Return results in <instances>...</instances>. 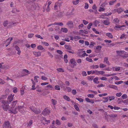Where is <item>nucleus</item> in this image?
<instances>
[{
    "mask_svg": "<svg viewBox=\"0 0 128 128\" xmlns=\"http://www.w3.org/2000/svg\"><path fill=\"white\" fill-rule=\"evenodd\" d=\"M10 104L5 100H2V106L3 109L5 111H7L10 108L9 104Z\"/></svg>",
    "mask_w": 128,
    "mask_h": 128,
    "instance_id": "f257e3e1",
    "label": "nucleus"
},
{
    "mask_svg": "<svg viewBox=\"0 0 128 128\" xmlns=\"http://www.w3.org/2000/svg\"><path fill=\"white\" fill-rule=\"evenodd\" d=\"M30 108L32 111L36 114H40L41 112V111L39 109H38L34 107L30 106Z\"/></svg>",
    "mask_w": 128,
    "mask_h": 128,
    "instance_id": "f03ea898",
    "label": "nucleus"
},
{
    "mask_svg": "<svg viewBox=\"0 0 128 128\" xmlns=\"http://www.w3.org/2000/svg\"><path fill=\"white\" fill-rule=\"evenodd\" d=\"M41 121L42 123L44 124H47L50 122V120H46V118L44 117H42L41 118Z\"/></svg>",
    "mask_w": 128,
    "mask_h": 128,
    "instance_id": "7ed1b4c3",
    "label": "nucleus"
},
{
    "mask_svg": "<svg viewBox=\"0 0 128 128\" xmlns=\"http://www.w3.org/2000/svg\"><path fill=\"white\" fill-rule=\"evenodd\" d=\"M17 108L16 107L15 108L11 107L9 110L10 112V113L16 114L18 112V111L16 110Z\"/></svg>",
    "mask_w": 128,
    "mask_h": 128,
    "instance_id": "20e7f679",
    "label": "nucleus"
},
{
    "mask_svg": "<svg viewBox=\"0 0 128 128\" xmlns=\"http://www.w3.org/2000/svg\"><path fill=\"white\" fill-rule=\"evenodd\" d=\"M14 94L12 95V94L9 95L7 98V102L10 104L11 102L13 100V97Z\"/></svg>",
    "mask_w": 128,
    "mask_h": 128,
    "instance_id": "39448f33",
    "label": "nucleus"
},
{
    "mask_svg": "<svg viewBox=\"0 0 128 128\" xmlns=\"http://www.w3.org/2000/svg\"><path fill=\"white\" fill-rule=\"evenodd\" d=\"M50 113V110L48 109L45 108L43 111L42 114L44 116H46L48 115Z\"/></svg>",
    "mask_w": 128,
    "mask_h": 128,
    "instance_id": "423d86ee",
    "label": "nucleus"
},
{
    "mask_svg": "<svg viewBox=\"0 0 128 128\" xmlns=\"http://www.w3.org/2000/svg\"><path fill=\"white\" fill-rule=\"evenodd\" d=\"M10 126L8 121L6 122L3 125V128H10Z\"/></svg>",
    "mask_w": 128,
    "mask_h": 128,
    "instance_id": "0eeeda50",
    "label": "nucleus"
},
{
    "mask_svg": "<svg viewBox=\"0 0 128 128\" xmlns=\"http://www.w3.org/2000/svg\"><path fill=\"white\" fill-rule=\"evenodd\" d=\"M66 25L70 28H72L74 26L73 22L72 21H70L66 23Z\"/></svg>",
    "mask_w": 128,
    "mask_h": 128,
    "instance_id": "6e6552de",
    "label": "nucleus"
},
{
    "mask_svg": "<svg viewBox=\"0 0 128 128\" xmlns=\"http://www.w3.org/2000/svg\"><path fill=\"white\" fill-rule=\"evenodd\" d=\"M41 52H33V54L34 55H36V57H38L40 56L41 54Z\"/></svg>",
    "mask_w": 128,
    "mask_h": 128,
    "instance_id": "1a4fd4ad",
    "label": "nucleus"
},
{
    "mask_svg": "<svg viewBox=\"0 0 128 128\" xmlns=\"http://www.w3.org/2000/svg\"><path fill=\"white\" fill-rule=\"evenodd\" d=\"M15 48L16 50L18 51V52L17 53V54L20 55L21 53V51L20 48L17 46H15Z\"/></svg>",
    "mask_w": 128,
    "mask_h": 128,
    "instance_id": "9d476101",
    "label": "nucleus"
},
{
    "mask_svg": "<svg viewBox=\"0 0 128 128\" xmlns=\"http://www.w3.org/2000/svg\"><path fill=\"white\" fill-rule=\"evenodd\" d=\"M35 88H36V91L38 92H40L42 91V90H41V87L38 85L36 86Z\"/></svg>",
    "mask_w": 128,
    "mask_h": 128,
    "instance_id": "9b49d317",
    "label": "nucleus"
},
{
    "mask_svg": "<svg viewBox=\"0 0 128 128\" xmlns=\"http://www.w3.org/2000/svg\"><path fill=\"white\" fill-rule=\"evenodd\" d=\"M112 69L113 71H118L120 70V67H117L116 66L113 67Z\"/></svg>",
    "mask_w": 128,
    "mask_h": 128,
    "instance_id": "f8f14e48",
    "label": "nucleus"
},
{
    "mask_svg": "<svg viewBox=\"0 0 128 128\" xmlns=\"http://www.w3.org/2000/svg\"><path fill=\"white\" fill-rule=\"evenodd\" d=\"M109 88H113L114 89L116 90H118V87H117L116 86L113 85H110L109 86Z\"/></svg>",
    "mask_w": 128,
    "mask_h": 128,
    "instance_id": "ddd939ff",
    "label": "nucleus"
},
{
    "mask_svg": "<svg viewBox=\"0 0 128 128\" xmlns=\"http://www.w3.org/2000/svg\"><path fill=\"white\" fill-rule=\"evenodd\" d=\"M18 102L17 100H16L15 101H13L11 105L12 107V108L14 107L16 105L17 102Z\"/></svg>",
    "mask_w": 128,
    "mask_h": 128,
    "instance_id": "4468645a",
    "label": "nucleus"
},
{
    "mask_svg": "<svg viewBox=\"0 0 128 128\" xmlns=\"http://www.w3.org/2000/svg\"><path fill=\"white\" fill-rule=\"evenodd\" d=\"M122 8H120L117 9V12L118 14H120L124 11Z\"/></svg>",
    "mask_w": 128,
    "mask_h": 128,
    "instance_id": "2eb2a0df",
    "label": "nucleus"
},
{
    "mask_svg": "<svg viewBox=\"0 0 128 128\" xmlns=\"http://www.w3.org/2000/svg\"><path fill=\"white\" fill-rule=\"evenodd\" d=\"M61 30L62 31V32L66 33L68 32V30L66 28H62L61 29Z\"/></svg>",
    "mask_w": 128,
    "mask_h": 128,
    "instance_id": "dca6fc26",
    "label": "nucleus"
},
{
    "mask_svg": "<svg viewBox=\"0 0 128 128\" xmlns=\"http://www.w3.org/2000/svg\"><path fill=\"white\" fill-rule=\"evenodd\" d=\"M10 68V66L8 65H3L2 66V69L6 70Z\"/></svg>",
    "mask_w": 128,
    "mask_h": 128,
    "instance_id": "f3484780",
    "label": "nucleus"
},
{
    "mask_svg": "<svg viewBox=\"0 0 128 128\" xmlns=\"http://www.w3.org/2000/svg\"><path fill=\"white\" fill-rule=\"evenodd\" d=\"M98 77L95 78L93 80L94 82L97 84H98L99 83V82L98 81Z\"/></svg>",
    "mask_w": 128,
    "mask_h": 128,
    "instance_id": "a211bd4d",
    "label": "nucleus"
},
{
    "mask_svg": "<svg viewBox=\"0 0 128 128\" xmlns=\"http://www.w3.org/2000/svg\"><path fill=\"white\" fill-rule=\"evenodd\" d=\"M106 35L108 36V37L111 38H113L112 35L111 33L109 32L107 33L106 34Z\"/></svg>",
    "mask_w": 128,
    "mask_h": 128,
    "instance_id": "6ab92c4d",
    "label": "nucleus"
},
{
    "mask_svg": "<svg viewBox=\"0 0 128 128\" xmlns=\"http://www.w3.org/2000/svg\"><path fill=\"white\" fill-rule=\"evenodd\" d=\"M36 82H33L32 83L33 85L32 86V88H31V90H34L36 89V88H35V85H36Z\"/></svg>",
    "mask_w": 128,
    "mask_h": 128,
    "instance_id": "aec40b11",
    "label": "nucleus"
},
{
    "mask_svg": "<svg viewBox=\"0 0 128 128\" xmlns=\"http://www.w3.org/2000/svg\"><path fill=\"white\" fill-rule=\"evenodd\" d=\"M64 12H58V13L57 14L58 16L59 17H61L62 16L63 14H64Z\"/></svg>",
    "mask_w": 128,
    "mask_h": 128,
    "instance_id": "412c9836",
    "label": "nucleus"
},
{
    "mask_svg": "<svg viewBox=\"0 0 128 128\" xmlns=\"http://www.w3.org/2000/svg\"><path fill=\"white\" fill-rule=\"evenodd\" d=\"M108 116L110 118H116L117 117V115L116 114H108Z\"/></svg>",
    "mask_w": 128,
    "mask_h": 128,
    "instance_id": "4be33fe9",
    "label": "nucleus"
},
{
    "mask_svg": "<svg viewBox=\"0 0 128 128\" xmlns=\"http://www.w3.org/2000/svg\"><path fill=\"white\" fill-rule=\"evenodd\" d=\"M64 98L66 100L69 101H70V98L66 95H64L63 96Z\"/></svg>",
    "mask_w": 128,
    "mask_h": 128,
    "instance_id": "5701e85b",
    "label": "nucleus"
},
{
    "mask_svg": "<svg viewBox=\"0 0 128 128\" xmlns=\"http://www.w3.org/2000/svg\"><path fill=\"white\" fill-rule=\"evenodd\" d=\"M79 31L82 33L84 34H87L88 33V31L85 30H80Z\"/></svg>",
    "mask_w": 128,
    "mask_h": 128,
    "instance_id": "b1692460",
    "label": "nucleus"
},
{
    "mask_svg": "<svg viewBox=\"0 0 128 128\" xmlns=\"http://www.w3.org/2000/svg\"><path fill=\"white\" fill-rule=\"evenodd\" d=\"M104 61L106 64H109V62L108 60V58L107 57H105L104 58Z\"/></svg>",
    "mask_w": 128,
    "mask_h": 128,
    "instance_id": "393cba45",
    "label": "nucleus"
},
{
    "mask_svg": "<svg viewBox=\"0 0 128 128\" xmlns=\"http://www.w3.org/2000/svg\"><path fill=\"white\" fill-rule=\"evenodd\" d=\"M113 22L115 24H118V23L119 22V20H118V18H116L114 19L113 21Z\"/></svg>",
    "mask_w": 128,
    "mask_h": 128,
    "instance_id": "a878e982",
    "label": "nucleus"
},
{
    "mask_svg": "<svg viewBox=\"0 0 128 128\" xmlns=\"http://www.w3.org/2000/svg\"><path fill=\"white\" fill-rule=\"evenodd\" d=\"M64 47L66 48L68 50H71L72 47L70 46L65 44L64 45Z\"/></svg>",
    "mask_w": 128,
    "mask_h": 128,
    "instance_id": "bb28decb",
    "label": "nucleus"
},
{
    "mask_svg": "<svg viewBox=\"0 0 128 128\" xmlns=\"http://www.w3.org/2000/svg\"><path fill=\"white\" fill-rule=\"evenodd\" d=\"M103 23L104 24L106 25H109L110 22L108 20H104Z\"/></svg>",
    "mask_w": 128,
    "mask_h": 128,
    "instance_id": "cd10ccee",
    "label": "nucleus"
},
{
    "mask_svg": "<svg viewBox=\"0 0 128 128\" xmlns=\"http://www.w3.org/2000/svg\"><path fill=\"white\" fill-rule=\"evenodd\" d=\"M23 107V106H18L17 108L18 110L20 112L22 110Z\"/></svg>",
    "mask_w": 128,
    "mask_h": 128,
    "instance_id": "c85d7f7f",
    "label": "nucleus"
},
{
    "mask_svg": "<svg viewBox=\"0 0 128 128\" xmlns=\"http://www.w3.org/2000/svg\"><path fill=\"white\" fill-rule=\"evenodd\" d=\"M74 108L76 110L78 111H80V110L78 107V105L77 104H75L74 106Z\"/></svg>",
    "mask_w": 128,
    "mask_h": 128,
    "instance_id": "c756f323",
    "label": "nucleus"
},
{
    "mask_svg": "<svg viewBox=\"0 0 128 128\" xmlns=\"http://www.w3.org/2000/svg\"><path fill=\"white\" fill-rule=\"evenodd\" d=\"M16 22H12V23H10V24L8 26V27H12L13 26H15V24H16Z\"/></svg>",
    "mask_w": 128,
    "mask_h": 128,
    "instance_id": "7c9ffc66",
    "label": "nucleus"
},
{
    "mask_svg": "<svg viewBox=\"0 0 128 128\" xmlns=\"http://www.w3.org/2000/svg\"><path fill=\"white\" fill-rule=\"evenodd\" d=\"M116 1V0H112L110 2H109V5H112Z\"/></svg>",
    "mask_w": 128,
    "mask_h": 128,
    "instance_id": "2f4dec72",
    "label": "nucleus"
},
{
    "mask_svg": "<svg viewBox=\"0 0 128 128\" xmlns=\"http://www.w3.org/2000/svg\"><path fill=\"white\" fill-rule=\"evenodd\" d=\"M10 38H9L6 40V43H7V44H6V47L10 43V42H8V41H9V39Z\"/></svg>",
    "mask_w": 128,
    "mask_h": 128,
    "instance_id": "473e14b6",
    "label": "nucleus"
},
{
    "mask_svg": "<svg viewBox=\"0 0 128 128\" xmlns=\"http://www.w3.org/2000/svg\"><path fill=\"white\" fill-rule=\"evenodd\" d=\"M37 48L38 50H42L44 49V48L43 46L41 45H40L38 46Z\"/></svg>",
    "mask_w": 128,
    "mask_h": 128,
    "instance_id": "72a5a7b5",
    "label": "nucleus"
},
{
    "mask_svg": "<svg viewBox=\"0 0 128 128\" xmlns=\"http://www.w3.org/2000/svg\"><path fill=\"white\" fill-rule=\"evenodd\" d=\"M59 25L60 26H61L63 25V23L62 22H56L54 23V25Z\"/></svg>",
    "mask_w": 128,
    "mask_h": 128,
    "instance_id": "f704fd0d",
    "label": "nucleus"
},
{
    "mask_svg": "<svg viewBox=\"0 0 128 128\" xmlns=\"http://www.w3.org/2000/svg\"><path fill=\"white\" fill-rule=\"evenodd\" d=\"M36 4L35 5V4L34 3L32 4V5L31 8L32 9L35 10L36 9Z\"/></svg>",
    "mask_w": 128,
    "mask_h": 128,
    "instance_id": "c9c22d12",
    "label": "nucleus"
},
{
    "mask_svg": "<svg viewBox=\"0 0 128 128\" xmlns=\"http://www.w3.org/2000/svg\"><path fill=\"white\" fill-rule=\"evenodd\" d=\"M56 124L60 126L61 124V122L60 121L58 120H56Z\"/></svg>",
    "mask_w": 128,
    "mask_h": 128,
    "instance_id": "e433bc0d",
    "label": "nucleus"
},
{
    "mask_svg": "<svg viewBox=\"0 0 128 128\" xmlns=\"http://www.w3.org/2000/svg\"><path fill=\"white\" fill-rule=\"evenodd\" d=\"M108 98H109L108 99L110 101L112 100H114L115 98V97L114 96H108Z\"/></svg>",
    "mask_w": 128,
    "mask_h": 128,
    "instance_id": "4c0bfd02",
    "label": "nucleus"
},
{
    "mask_svg": "<svg viewBox=\"0 0 128 128\" xmlns=\"http://www.w3.org/2000/svg\"><path fill=\"white\" fill-rule=\"evenodd\" d=\"M106 65L103 64L101 63L100 64V68H104L106 67Z\"/></svg>",
    "mask_w": 128,
    "mask_h": 128,
    "instance_id": "58836bf2",
    "label": "nucleus"
},
{
    "mask_svg": "<svg viewBox=\"0 0 128 128\" xmlns=\"http://www.w3.org/2000/svg\"><path fill=\"white\" fill-rule=\"evenodd\" d=\"M79 0H76L73 1V4L75 5H76L78 3Z\"/></svg>",
    "mask_w": 128,
    "mask_h": 128,
    "instance_id": "ea45409f",
    "label": "nucleus"
},
{
    "mask_svg": "<svg viewBox=\"0 0 128 128\" xmlns=\"http://www.w3.org/2000/svg\"><path fill=\"white\" fill-rule=\"evenodd\" d=\"M92 22L90 23L87 26V28L88 29L90 30L91 28V26H92Z\"/></svg>",
    "mask_w": 128,
    "mask_h": 128,
    "instance_id": "a19ab883",
    "label": "nucleus"
},
{
    "mask_svg": "<svg viewBox=\"0 0 128 128\" xmlns=\"http://www.w3.org/2000/svg\"><path fill=\"white\" fill-rule=\"evenodd\" d=\"M6 98V95H2L1 97L0 98V102H2V100H3L2 99L4 98Z\"/></svg>",
    "mask_w": 128,
    "mask_h": 128,
    "instance_id": "79ce46f5",
    "label": "nucleus"
},
{
    "mask_svg": "<svg viewBox=\"0 0 128 128\" xmlns=\"http://www.w3.org/2000/svg\"><path fill=\"white\" fill-rule=\"evenodd\" d=\"M57 70L58 71L60 72H64V71L61 68H57Z\"/></svg>",
    "mask_w": 128,
    "mask_h": 128,
    "instance_id": "37998d69",
    "label": "nucleus"
},
{
    "mask_svg": "<svg viewBox=\"0 0 128 128\" xmlns=\"http://www.w3.org/2000/svg\"><path fill=\"white\" fill-rule=\"evenodd\" d=\"M122 97L123 99H124L126 98H127V96L126 94H123Z\"/></svg>",
    "mask_w": 128,
    "mask_h": 128,
    "instance_id": "c03bdc74",
    "label": "nucleus"
},
{
    "mask_svg": "<svg viewBox=\"0 0 128 128\" xmlns=\"http://www.w3.org/2000/svg\"><path fill=\"white\" fill-rule=\"evenodd\" d=\"M76 99L79 101L80 102H82L84 101L82 99L79 98H76Z\"/></svg>",
    "mask_w": 128,
    "mask_h": 128,
    "instance_id": "a18cd8bd",
    "label": "nucleus"
},
{
    "mask_svg": "<svg viewBox=\"0 0 128 128\" xmlns=\"http://www.w3.org/2000/svg\"><path fill=\"white\" fill-rule=\"evenodd\" d=\"M123 81H120L119 82H115V84H120L123 83Z\"/></svg>",
    "mask_w": 128,
    "mask_h": 128,
    "instance_id": "49530a36",
    "label": "nucleus"
},
{
    "mask_svg": "<svg viewBox=\"0 0 128 128\" xmlns=\"http://www.w3.org/2000/svg\"><path fill=\"white\" fill-rule=\"evenodd\" d=\"M52 104L55 105L56 104V101L55 100L53 99H52Z\"/></svg>",
    "mask_w": 128,
    "mask_h": 128,
    "instance_id": "de8ad7c7",
    "label": "nucleus"
},
{
    "mask_svg": "<svg viewBox=\"0 0 128 128\" xmlns=\"http://www.w3.org/2000/svg\"><path fill=\"white\" fill-rule=\"evenodd\" d=\"M87 96L89 98H93L94 97V96L93 94H89L87 95Z\"/></svg>",
    "mask_w": 128,
    "mask_h": 128,
    "instance_id": "09e8293b",
    "label": "nucleus"
},
{
    "mask_svg": "<svg viewBox=\"0 0 128 128\" xmlns=\"http://www.w3.org/2000/svg\"><path fill=\"white\" fill-rule=\"evenodd\" d=\"M102 47L100 46H98L96 47V49L97 50H101Z\"/></svg>",
    "mask_w": 128,
    "mask_h": 128,
    "instance_id": "8fccbe9b",
    "label": "nucleus"
},
{
    "mask_svg": "<svg viewBox=\"0 0 128 128\" xmlns=\"http://www.w3.org/2000/svg\"><path fill=\"white\" fill-rule=\"evenodd\" d=\"M55 89L58 90H60V86L58 85H56L55 86Z\"/></svg>",
    "mask_w": 128,
    "mask_h": 128,
    "instance_id": "3c124183",
    "label": "nucleus"
},
{
    "mask_svg": "<svg viewBox=\"0 0 128 128\" xmlns=\"http://www.w3.org/2000/svg\"><path fill=\"white\" fill-rule=\"evenodd\" d=\"M104 100L103 101L104 102H106L108 101V97H105L104 98Z\"/></svg>",
    "mask_w": 128,
    "mask_h": 128,
    "instance_id": "603ef678",
    "label": "nucleus"
},
{
    "mask_svg": "<svg viewBox=\"0 0 128 128\" xmlns=\"http://www.w3.org/2000/svg\"><path fill=\"white\" fill-rule=\"evenodd\" d=\"M122 102L123 103H126V104H128V100H122Z\"/></svg>",
    "mask_w": 128,
    "mask_h": 128,
    "instance_id": "864d4df0",
    "label": "nucleus"
},
{
    "mask_svg": "<svg viewBox=\"0 0 128 128\" xmlns=\"http://www.w3.org/2000/svg\"><path fill=\"white\" fill-rule=\"evenodd\" d=\"M85 5L84 6V8L85 9H87L88 8V5L87 3H85Z\"/></svg>",
    "mask_w": 128,
    "mask_h": 128,
    "instance_id": "5fc2aeb1",
    "label": "nucleus"
},
{
    "mask_svg": "<svg viewBox=\"0 0 128 128\" xmlns=\"http://www.w3.org/2000/svg\"><path fill=\"white\" fill-rule=\"evenodd\" d=\"M99 21L98 20H96L94 21V25L96 26L97 24H98V23H99Z\"/></svg>",
    "mask_w": 128,
    "mask_h": 128,
    "instance_id": "6e6d98bb",
    "label": "nucleus"
},
{
    "mask_svg": "<svg viewBox=\"0 0 128 128\" xmlns=\"http://www.w3.org/2000/svg\"><path fill=\"white\" fill-rule=\"evenodd\" d=\"M8 21H5L4 22V23L3 24L4 26H7L8 24Z\"/></svg>",
    "mask_w": 128,
    "mask_h": 128,
    "instance_id": "4d7b16f0",
    "label": "nucleus"
},
{
    "mask_svg": "<svg viewBox=\"0 0 128 128\" xmlns=\"http://www.w3.org/2000/svg\"><path fill=\"white\" fill-rule=\"evenodd\" d=\"M56 52L60 54H63V52L61 50H57Z\"/></svg>",
    "mask_w": 128,
    "mask_h": 128,
    "instance_id": "13d9d810",
    "label": "nucleus"
},
{
    "mask_svg": "<svg viewBox=\"0 0 128 128\" xmlns=\"http://www.w3.org/2000/svg\"><path fill=\"white\" fill-rule=\"evenodd\" d=\"M122 95V93L121 92L117 93L116 94V96L118 97H120Z\"/></svg>",
    "mask_w": 128,
    "mask_h": 128,
    "instance_id": "bf43d9fd",
    "label": "nucleus"
},
{
    "mask_svg": "<svg viewBox=\"0 0 128 128\" xmlns=\"http://www.w3.org/2000/svg\"><path fill=\"white\" fill-rule=\"evenodd\" d=\"M82 74L83 76H86L87 75V74L86 72L84 71L82 72Z\"/></svg>",
    "mask_w": 128,
    "mask_h": 128,
    "instance_id": "052dcab7",
    "label": "nucleus"
},
{
    "mask_svg": "<svg viewBox=\"0 0 128 128\" xmlns=\"http://www.w3.org/2000/svg\"><path fill=\"white\" fill-rule=\"evenodd\" d=\"M92 30L96 34H99V32H98V31L97 30H96L95 29V28H92Z\"/></svg>",
    "mask_w": 128,
    "mask_h": 128,
    "instance_id": "680f3d73",
    "label": "nucleus"
},
{
    "mask_svg": "<svg viewBox=\"0 0 128 128\" xmlns=\"http://www.w3.org/2000/svg\"><path fill=\"white\" fill-rule=\"evenodd\" d=\"M72 92L74 95L76 94V92L75 90L73 89L72 90Z\"/></svg>",
    "mask_w": 128,
    "mask_h": 128,
    "instance_id": "e2e57ef3",
    "label": "nucleus"
},
{
    "mask_svg": "<svg viewBox=\"0 0 128 128\" xmlns=\"http://www.w3.org/2000/svg\"><path fill=\"white\" fill-rule=\"evenodd\" d=\"M82 21L84 24L85 25L87 24L88 23V22L85 20H83Z\"/></svg>",
    "mask_w": 128,
    "mask_h": 128,
    "instance_id": "0e129e2a",
    "label": "nucleus"
},
{
    "mask_svg": "<svg viewBox=\"0 0 128 128\" xmlns=\"http://www.w3.org/2000/svg\"><path fill=\"white\" fill-rule=\"evenodd\" d=\"M73 124L72 123L68 122V126L69 127H72L73 126Z\"/></svg>",
    "mask_w": 128,
    "mask_h": 128,
    "instance_id": "69168bd1",
    "label": "nucleus"
},
{
    "mask_svg": "<svg viewBox=\"0 0 128 128\" xmlns=\"http://www.w3.org/2000/svg\"><path fill=\"white\" fill-rule=\"evenodd\" d=\"M66 88L68 90V92H71L72 90V89L70 87H68L66 86Z\"/></svg>",
    "mask_w": 128,
    "mask_h": 128,
    "instance_id": "338daca9",
    "label": "nucleus"
},
{
    "mask_svg": "<svg viewBox=\"0 0 128 128\" xmlns=\"http://www.w3.org/2000/svg\"><path fill=\"white\" fill-rule=\"evenodd\" d=\"M34 35V34L32 33H31L29 34L28 35V37L29 38H32L33 36Z\"/></svg>",
    "mask_w": 128,
    "mask_h": 128,
    "instance_id": "774afa93",
    "label": "nucleus"
}]
</instances>
